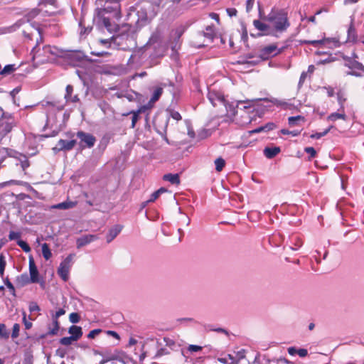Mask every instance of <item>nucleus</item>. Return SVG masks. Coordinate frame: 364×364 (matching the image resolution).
I'll return each instance as SVG.
<instances>
[{
  "label": "nucleus",
  "mask_w": 364,
  "mask_h": 364,
  "mask_svg": "<svg viewBox=\"0 0 364 364\" xmlns=\"http://www.w3.org/2000/svg\"><path fill=\"white\" fill-rule=\"evenodd\" d=\"M144 343H142L141 346V353L139 355V361L140 362H142L146 357V352L144 351Z\"/></svg>",
  "instance_id": "nucleus-61"
},
{
  "label": "nucleus",
  "mask_w": 364,
  "mask_h": 364,
  "mask_svg": "<svg viewBox=\"0 0 364 364\" xmlns=\"http://www.w3.org/2000/svg\"><path fill=\"white\" fill-rule=\"evenodd\" d=\"M101 331H102V330H101V329H99V328L92 330V331H90V333H88V335H87V338H90V339H92V338H94L96 336H97V335H98Z\"/></svg>",
  "instance_id": "nucleus-59"
},
{
  "label": "nucleus",
  "mask_w": 364,
  "mask_h": 364,
  "mask_svg": "<svg viewBox=\"0 0 364 364\" xmlns=\"http://www.w3.org/2000/svg\"><path fill=\"white\" fill-rule=\"evenodd\" d=\"M80 316L77 313H71L69 316V320L73 323H77L79 322Z\"/></svg>",
  "instance_id": "nucleus-46"
},
{
  "label": "nucleus",
  "mask_w": 364,
  "mask_h": 364,
  "mask_svg": "<svg viewBox=\"0 0 364 364\" xmlns=\"http://www.w3.org/2000/svg\"><path fill=\"white\" fill-rule=\"evenodd\" d=\"M21 237V233L18 232L10 231L9 234V240H18Z\"/></svg>",
  "instance_id": "nucleus-51"
},
{
  "label": "nucleus",
  "mask_w": 364,
  "mask_h": 364,
  "mask_svg": "<svg viewBox=\"0 0 364 364\" xmlns=\"http://www.w3.org/2000/svg\"><path fill=\"white\" fill-rule=\"evenodd\" d=\"M16 70L15 64H9L4 66L3 70L0 72L1 75H9Z\"/></svg>",
  "instance_id": "nucleus-32"
},
{
  "label": "nucleus",
  "mask_w": 364,
  "mask_h": 364,
  "mask_svg": "<svg viewBox=\"0 0 364 364\" xmlns=\"http://www.w3.org/2000/svg\"><path fill=\"white\" fill-rule=\"evenodd\" d=\"M41 248H42V254H43V257L46 260H48L52 256V253L49 248L48 245L47 243H43V244H42Z\"/></svg>",
  "instance_id": "nucleus-34"
},
{
  "label": "nucleus",
  "mask_w": 364,
  "mask_h": 364,
  "mask_svg": "<svg viewBox=\"0 0 364 364\" xmlns=\"http://www.w3.org/2000/svg\"><path fill=\"white\" fill-rule=\"evenodd\" d=\"M40 11V9L38 8L32 9L25 15L23 19L28 22L36 18L39 14Z\"/></svg>",
  "instance_id": "nucleus-27"
},
{
  "label": "nucleus",
  "mask_w": 364,
  "mask_h": 364,
  "mask_svg": "<svg viewBox=\"0 0 364 364\" xmlns=\"http://www.w3.org/2000/svg\"><path fill=\"white\" fill-rule=\"evenodd\" d=\"M122 227L119 225H116L109 230L106 236L107 242H111L122 231Z\"/></svg>",
  "instance_id": "nucleus-17"
},
{
  "label": "nucleus",
  "mask_w": 364,
  "mask_h": 364,
  "mask_svg": "<svg viewBox=\"0 0 364 364\" xmlns=\"http://www.w3.org/2000/svg\"><path fill=\"white\" fill-rule=\"evenodd\" d=\"M307 354H308V351L305 348H299L297 350V355L301 358H304V357L306 356Z\"/></svg>",
  "instance_id": "nucleus-62"
},
{
  "label": "nucleus",
  "mask_w": 364,
  "mask_h": 364,
  "mask_svg": "<svg viewBox=\"0 0 364 364\" xmlns=\"http://www.w3.org/2000/svg\"><path fill=\"white\" fill-rule=\"evenodd\" d=\"M256 101H268L272 102V104L277 105V107H286L288 105V103L283 100H279L277 99L273 98L271 100H269L268 98H263V99H255Z\"/></svg>",
  "instance_id": "nucleus-30"
},
{
  "label": "nucleus",
  "mask_w": 364,
  "mask_h": 364,
  "mask_svg": "<svg viewBox=\"0 0 364 364\" xmlns=\"http://www.w3.org/2000/svg\"><path fill=\"white\" fill-rule=\"evenodd\" d=\"M36 31L39 34L40 40H37L36 46L32 49L33 58H38L39 61L44 63L50 60L52 57L60 56L61 50L55 46H50L49 45L44 46L42 50L38 48L39 41H42L41 30L40 28H37Z\"/></svg>",
  "instance_id": "nucleus-1"
},
{
  "label": "nucleus",
  "mask_w": 364,
  "mask_h": 364,
  "mask_svg": "<svg viewBox=\"0 0 364 364\" xmlns=\"http://www.w3.org/2000/svg\"><path fill=\"white\" fill-rule=\"evenodd\" d=\"M65 314V311L63 309H59L54 314L52 315V319L58 321V318Z\"/></svg>",
  "instance_id": "nucleus-54"
},
{
  "label": "nucleus",
  "mask_w": 364,
  "mask_h": 364,
  "mask_svg": "<svg viewBox=\"0 0 364 364\" xmlns=\"http://www.w3.org/2000/svg\"><path fill=\"white\" fill-rule=\"evenodd\" d=\"M202 33L205 39L208 42L211 43L213 41V39L216 35L215 27L213 26H208L205 31H203Z\"/></svg>",
  "instance_id": "nucleus-19"
},
{
  "label": "nucleus",
  "mask_w": 364,
  "mask_h": 364,
  "mask_svg": "<svg viewBox=\"0 0 364 364\" xmlns=\"http://www.w3.org/2000/svg\"><path fill=\"white\" fill-rule=\"evenodd\" d=\"M28 308H29V311L31 313H33V312H35V311H39L41 310L39 306L35 301H31L29 303Z\"/></svg>",
  "instance_id": "nucleus-50"
},
{
  "label": "nucleus",
  "mask_w": 364,
  "mask_h": 364,
  "mask_svg": "<svg viewBox=\"0 0 364 364\" xmlns=\"http://www.w3.org/2000/svg\"><path fill=\"white\" fill-rule=\"evenodd\" d=\"M225 164V161L221 157L216 159L215 161V170L218 172L221 171L224 168Z\"/></svg>",
  "instance_id": "nucleus-37"
},
{
  "label": "nucleus",
  "mask_w": 364,
  "mask_h": 364,
  "mask_svg": "<svg viewBox=\"0 0 364 364\" xmlns=\"http://www.w3.org/2000/svg\"><path fill=\"white\" fill-rule=\"evenodd\" d=\"M102 24L104 25V26L108 30H111L112 29V24H111V22H110V20L109 18L107 17H102Z\"/></svg>",
  "instance_id": "nucleus-52"
},
{
  "label": "nucleus",
  "mask_w": 364,
  "mask_h": 364,
  "mask_svg": "<svg viewBox=\"0 0 364 364\" xmlns=\"http://www.w3.org/2000/svg\"><path fill=\"white\" fill-rule=\"evenodd\" d=\"M163 179L164 181H168L172 184H179L180 183V178L178 174H172V173H168L165 174L163 176Z\"/></svg>",
  "instance_id": "nucleus-26"
},
{
  "label": "nucleus",
  "mask_w": 364,
  "mask_h": 364,
  "mask_svg": "<svg viewBox=\"0 0 364 364\" xmlns=\"http://www.w3.org/2000/svg\"><path fill=\"white\" fill-rule=\"evenodd\" d=\"M119 10H120V4L118 1H114L113 5L106 6L104 9V11L107 13H113L114 16L117 17L119 14Z\"/></svg>",
  "instance_id": "nucleus-24"
},
{
  "label": "nucleus",
  "mask_w": 364,
  "mask_h": 364,
  "mask_svg": "<svg viewBox=\"0 0 364 364\" xmlns=\"http://www.w3.org/2000/svg\"><path fill=\"white\" fill-rule=\"evenodd\" d=\"M163 93V87H156L154 89L151 97L150 99V102H156Z\"/></svg>",
  "instance_id": "nucleus-28"
},
{
  "label": "nucleus",
  "mask_w": 364,
  "mask_h": 364,
  "mask_svg": "<svg viewBox=\"0 0 364 364\" xmlns=\"http://www.w3.org/2000/svg\"><path fill=\"white\" fill-rule=\"evenodd\" d=\"M266 19L273 23L277 31H285L290 26L287 12L284 9H272Z\"/></svg>",
  "instance_id": "nucleus-2"
},
{
  "label": "nucleus",
  "mask_w": 364,
  "mask_h": 364,
  "mask_svg": "<svg viewBox=\"0 0 364 364\" xmlns=\"http://www.w3.org/2000/svg\"><path fill=\"white\" fill-rule=\"evenodd\" d=\"M277 48L275 45H269L261 49L260 55L263 58L267 59L279 53L276 52Z\"/></svg>",
  "instance_id": "nucleus-15"
},
{
  "label": "nucleus",
  "mask_w": 364,
  "mask_h": 364,
  "mask_svg": "<svg viewBox=\"0 0 364 364\" xmlns=\"http://www.w3.org/2000/svg\"><path fill=\"white\" fill-rule=\"evenodd\" d=\"M98 239V237L96 235H85L79 237L76 240L77 247L79 249L83 246H85L90 242L95 241Z\"/></svg>",
  "instance_id": "nucleus-14"
},
{
  "label": "nucleus",
  "mask_w": 364,
  "mask_h": 364,
  "mask_svg": "<svg viewBox=\"0 0 364 364\" xmlns=\"http://www.w3.org/2000/svg\"><path fill=\"white\" fill-rule=\"evenodd\" d=\"M227 13L230 16H235L237 15V11L235 8L227 9Z\"/></svg>",
  "instance_id": "nucleus-64"
},
{
  "label": "nucleus",
  "mask_w": 364,
  "mask_h": 364,
  "mask_svg": "<svg viewBox=\"0 0 364 364\" xmlns=\"http://www.w3.org/2000/svg\"><path fill=\"white\" fill-rule=\"evenodd\" d=\"M280 132L283 134H285V135L286 134H291L293 136H298L300 134V132H299V131H296V130L289 131V130L286 129H282Z\"/></svg>",
  "instance_id": "nucleus-55"
},
{
  "label": "nucleus",
  "mask_w": 364,
  "mask_h": 364,
  "mask_svg": "<svg viewBox=\"0 0 364 364\" xmlns=\"http://www.w3.org/2000/svg\"><path fill=\"white\" fill-rule=\"evenodd\" d=\"M142 109H144V108H140L136 112H133V116H132V127H134L136 122L138 120L139 113H140L142 111Z\"/></svg>",
  "instance_id": "nucleus-53"
},
{
  "label": "nucleus",
  "mask_w": 364,
  "mask_h": 364,
  "mask_svg": "<svg viewBox=\"0 0 364 364\" xmlns=\"http://www.w3.org/2000/svg\"><path fill=\"white\" fill-rule=\"evenodd\" d=\"M304 43L312 45L314 46L324 45L330 48H338L340 46V42L336 38H323L316 41H304Z\"/></svg>",
  "instance_id": "nucleus-7"
},
{
  "label": "nucleus",
  "mask_w": 364,
  "mask_h": 364,
  "mask_svg": "<svg viewBox=\"0 0 364 364\" xmlns=\"http://www.w3.org/2000/svg\"><path fill=\"white\" fill-rule=\"evenodd\" d=\"M16 284L20 287H23L26 285L31 283V282L29 280V277L26 273L21 274L18 275L16 279Z\"/></svg>",
  "instance_id": "nucleus-23"
},
{
  "label": "nucleus",
  "mask_w": 364,
  "mask_h": 364,
  "mask_svg": "<svg viewBox=\"0 0 364 364\" xmlns=\"http://www.w3.org/2000/svg\"><path fill=\"white\" fill-rule=\"evenodd\" d=\"M29 280L31 283L39 282V272L32 257H29Z\"/></svg>",
  "instance_id": "nucleus-12"
},
{
  "label": "nucleus",
  "mask_w": 364,
  "mask_h": 364,
  "mask_svg": "<svg viewBox=\"0 0 364 364\" xmlns=\"http://www.w3.org/2000/svg\"><path fill=\"white\" fill-rule=\"evenodd\" d=\"M169 112H170V116L173 119H176V121H179L181 119V116L178 112L171 109L169 111Z\"/></svg>",
  "instance_id": "nucleus-56"
},
{
  "label": "nucleus",
  "mask_w": 364,
  "mask_h": 364,
  "mask_svg": "<svg viewBox=\"0 0 364 364\" xmlns=\"http://www.w3.org/2000/svg\"><path fill=\"white\" fill-rule=\"evenodd\" d=\"M163 32L160 28L154 31L146 43L148 46H152L154 49L160 48L162 46Z\"/></svg>",
  "instance_id": "nucleus-8"
},
{
  "label": "nucleus",
  "mask_w": 364,
  "mask_h": 364,
  "mask_svg": "<svg viewBox=\"0 0 364 364\" xmlns=\"http://www.w3.org/2000/svg\"><path fill=\"white\" fill-rule=\"evenodd\" d=\"M208 98L213 107H216L218 104H225V99L224 95L215 90H210L208 92Z\"/></svg>",
  "instance_id": "nucleus-10"
},
{
  "label": "nucleus",
  "mask_w": 364,
  "mask_h": 364,
  "mask_svg": "<svg viewBox=\"0 0 364 364\" xmlns=\"http://www.w3.org/2000/svg\"><path fill=\"white\" fill-rule=\"evenodd\" d=\"M9 337V332L7 331L6 325L0 323V338L7 339Z\"/></svg>",
  "instance_id": "nucleus-38"
},
{
  "label": "nucleus",
  "mask_w": 364,
  "mask_h": 364,
  "mask_svg": "<svg viewBox=\"0 0 364 364\" xmlns=\"http://www.w3.org/2000/svg\"><path fill=\"white\" fill-rule=\"evenodd\" d=\"M73 255H69L60 264L58 269V274L61 279L66 282L69 278V272L72 265Z\"/></svg>",
  "instance_id": "nucleus-6"
},
{
  "label": "nucleus",
  "mask_w": 364,
  "mask_h": 364,
  "mask_svg": "<svg viewBox=\"0 0 364 364\" xmlns=\"http://www.w3.org/2000/svg\"><path fill=\"white\" fill-rule=\"evenodd\" d=\"M73 86L71 85H68L65 88V94L64 96L65 100L66 102H69V98H70L71 96H73Z\"/></svg>",
  "instance_id": "nucleus-42"
},
{
  "label": "nucleus",
  "mask_w": 364,
  "mask_h": 364,
  "mask_svg": "<svg viewBox=\"0 0 364 364\" xmlns=\"http://www.w3.org/2000/svg\"><path fill=\"white\" fill-rule=\"evenodd\" d=\"M77 205L76 201L66 200L53 206V208L60 209V210H68L75 207Z\"/></svg>",
  "instance_id": "nucleus-20"
},
{
  "label": "nucleus",
  "mask_w": 364,
  "mask_h": 364,
  "mask_svg": "<svg viewBox=\"0 0 364 364\" xmlns=\"http://www.w3.org/2000/svg\"><path fill=\"white\" fill-rule=\"evenodd\" d=\"M256 101L255 100H245V101H235V102H228L225 100V104H222L224 105L226 108L228 114L230 116H235L237 112V109L239 107V105L240 104H245L243 106V109H247L252 107L253 102Z\"/></svg>",
  "instance_id": "nucleus-4"
},
{
  "label": "nucleus",
  "mask_w": 364,
  "mask_h": 364,
  "mask_svg": "<svg viewBox=\"0 0 364 364\" xmlns=\"http://www.w3.org/2000/svg\"><path fill=\"white\" fill-rule=\"evenodd\" d=\"M20 325L18 323H14L12 328L11 338H16L19 336Z\"/></svg>",
  "instance_id": "nucleus-44"
},
{
  "label": "nucleus",
  "mask_w": 364,
  "mask_h": 364,
  "mask_svg": "<svg viewBox=\"0 0 364 364\" xmlns=\"http://www.w3.org/2000/svg\"><path fill=\"white\" fill-rule=\"evenodd\" d=\"M122 355L123 353L117 349L114 351H112L110 349L104 350L103 358L105 360H107V362L113 360L122 361L123 358Z\"/></svg>",
  "instance_id": "nucleus-13"
},
{
  "label": "nucleus",
  "mask_w": 364,
  "mask_h": 364,
  "mask_svg": "<svg viewBox=\"0 0 364 364\" xmlns=\"http://www.w3.org/2000/svg\"><path fill=\"white\" fill-rule=\"evenodd\" d=\"M79 26L80 27V35L81 36L88 34L92 31V27H82V21L80 22Z\"/></svg>",
  "instance_id": "nucleus-45"
},
{
  "label": "nucleus",
  "mask_w": 364,
  "mask_h": 364,
  "mask_svg": "<svg viewBox=\"0 0 364 364\" xmlns=\"http://www.w3.org/2000/svg\"><path fill=\"white\" fill-rule=\"evenodd\" d=\"M242 111L244 112V114L241 115V119L240 121H238V124L240 126H245L251 123L252 118L247 114V112H245V109H242Z\"/></svg>",
  "instance_id": "nucleus-33"
},
{
  "label": "nucleus",
  "mask_w": 364,
  "mask_h": 364,
  "mask_svg": "<svg viewBox=\"0 0 364 364\" xmlns=\"http://www.w3.org/2000/svg\"><path fill=\"white\" fill-rule=\"evenodd\" d=\"M169 353L168 350L166 348H161L159 349L154 356V358L161 357L164 355H168Z\"/></svg>",
  "instance_id": "nucleus-58"
},
{
  "label": "nucleus",
  "mask_w": 364,
  "mask_h": 364,
  "mask_svg": "<svg viewBox=\"0 0 364 364\" xmlns=\"http://www.w3.org/2000/svg\"><path fill=\"white\" fill-rule=\"evenodd\" d=\"M332 128V126L330 127L329 128L326 129V130H324L323 132H316L315 134H312L310 137L311 139H318L324 136H326L331 130V129Z\"/></svg>",
  "instance_id": "nucleus-40"
},
{
  "label": "nucleus",
  "mask_w": 364,
  "mask_h": 364,
  "mask_svg": "<svg viewBox=\"0 0 364 364\" xmlns=\"http://www.w3.org/2000/svg\"><path fill=\"white\" fill-rule=\"evenodd\" d=\"M280 148L278 146L266 147L264 149V154L267 159H272L280 152Z\"/></svg>",
  "instance_id": "nucleus-22"
},
{
  "label": "nucleus",
  "mask_w": 364,
  "mask_h": 364,
  "mask_svg": "<svg viewBox=\"0 0 364 364\" xmlns=\"http://www.w3.org/2000/svg\"><path fill=\"white\" fill-rule=\"evenodd\" d=\"M6 265V262L5 257L3 254L0 255V276L1 277H4V270Z\"/></svg>",
  "instance_id": "nucleus-39"
},
{
  "label": "nucleus",
  "mask_w": 364,
  "mask_h": 364,
  "mask_svg": "<svg viewBox=\"0 0 364 364\" xmlns=\"http://www.w3.org/2000/svg\"><path fill=\"white\" fill-rule=\"evenodd\" d=\"M357 38L355 28L353 25V20L351 21L350 25L348 29V41H355Z\"/></svg>",
  "instance_id": "nucleus-29"
},
{
  "label": "nucleus",
  "mask_w": 364,
  "mask_h": 364,
  "mask_svg": "<svg viewBox=\"0 0 364 364\" xmlns=\"http://www.w3.org/2000/svg\"><path fill=\"white\" fill-rule=\"evenodd\" d=\"M4 284L6 286V287L9 289L11 294L14 296H16V291H15V288L13 285V284L9 280L8 278H6L5 280H4Z\"/></svg>",
  "instance_id": "nucleus-47"
},
{
  "label": "nucleus",
  "mask_w": 364,
  "mask_h": 364,
  "mask_svg": "<svg viewBox=\"0 0 364 364\" xmlns=\"http://www.w3.org/2000/svg\"><path fill=\"white\" fill-rule=\"evenodd\" d=\"M17 245L25 252H29L31 251V247L30 246L28 245V244L22 240H17Z\"/></svg>",
  "instance_id": "nucleus-41"
},
{
  "label": "nucleus",
  "mask_w": 364,
  "mask_h": 364,
  "mask_svg": "<svg viewBox=\"0 0 364 364\" xmlns=\"http://www.w3.org/2000/svg\"><path fill=\"white\" fill-rule=\"evenodd\" d=\"M164 341L165 342L166 346L169 347H171L175 345V342L171 338L168 337H164Z\"/></svg>",
  "instance_id": "nucleus-63"
},
{
  "label": "nucleus",
  "mask_w": 364,
  "mask_h": 364,
  "mask_svg": "<svg viewBox=\"0 0 364 364\" xmlns=\"http://www.w3.org/2000/svg\"><path fill=\"white\" fill-rule=\"evenodd\" d=\"M22 315H23V318H22V321L24 324V326H25V328L28 330L30 328H32V322L31 321V320H33L31 318V316L28 317L29 318V321L27 319V316H26V313L25 312V311H22Z\"/></svg>",
  "instance_id": "nucleus-35"
},
{
  "label": "nucleus",
  "mask_w": 364,
  "mask_h": 364,
  "mask_svg": "<svg viewBox=\"0 0 364 364\" xmlns=\"http://www.w3.org/2000/svg\"><path fill=\"white\" fill-rule=\"evenodd\" d=\"M76 136L80 139L79 145L82 149L93 147L96 142V138L92 134L83 131L77 132Z\"/></svg>",
  "instance_id": "nucleus-5"
},
{
  "label": "nucleus",
  "mask_w": 364,
  "mask_h": 364,
  "mask_svg": "<svg viewBox=\"0 0 364 364\" xmlns=\"http://www.w3.org/2000/svg\"><path fill=\"white\" fill-rule=\"evenodd\" d=\"M290 248L293 250H299L303 245V242L301 238L296 235H292L290 238Z\"/></svg>",
  "instance_id": "nucleus-25"
},
{
  "label": "nucleus",
  "mask_w": 364,
  "mask_h": 364,
  "mask_svg": "<svg viewBox=\"0 0 364 364\" xmlns=\"http://www.w3.org/2000/svg\"><path fill=\"white\" fill-rule=\"evenodd\" d=\"M76 143H77V141L75 139H72V140L60 139L58 141L56 146L53 148V150L58 151H70L74 148Z\"/></svg>",
  "instance_id": "nucleus-11"
},
{
  "label": "nucleus",
  "mask_w": 364,
  "mask_h": 364,
  "mask_svg": "<svg viewBox=\"0 0 364 364\" xmlns=\"http://www.w3.org/2000/svg\"><path fill=\"white\" fill-rule=\"evenodd\" d=\"M75 341L73 338L70 336L69 337H63L60 339V343L61 345L68 346L72 344V343Z\"/></svg>",
  "instance_id": "nucleus-43"
},
{
  "label": "nucleus",
  "mask_w": 364,
  "mask_h": 364,
  "mask_svg": "<svg viewBox=\"0 0 364 364\" xmlns=\"http://www.w3.org/2000/svg\"><path fill=\"white\" fill-rule=\"evenodd\" d=\"M301 119H303V117L301 116H294V117H290L288 119V122L290 126H294L296 124L297 121H299Z\"/></svg>",
  "instance_id": "nucleus-49"
},
{
  "label": "nucleus",
  "mask_w": 364,
  "mask_h": 364,
  "mask_svg": "<svg viewBox=\"0 0 364 364\" xmlns=\"http://www.w3.org/2000/svg\"><path fill=\"white\" fill-rule=\"evenodd\" d=\"M253 25L257 30L260 31H265L269 28V26L267 24L261 22L259 20H254Z\"/></svg>",
  "instance_id": "nucleus-36"
},
{
  "label": "nucleus",
  "mask_w": 364,
  "mask_h": 364,
  "mask_svg": "<svg viewBox=\"0 0 364 364\" xmlns=\"http://www.w3.org/2000/svg\"><path fill=\"white\" fill-rule=\"evenodd\" d=\"M23 23H25V21L23 19H19L11 26L0 28V35L12 33L20 28Z\"/></svg>",
  "instance_id": "nucleus-18"
},
{
  "label": "nucleus",
  "mask_w": 364,
  "mask_h": 364,
  "mask_svg": "<svg viewBox=\"0 0 364 364\" xmlns=\"http://www.w3.org/2000/svg\"><path fill=\"white\" fill-rule=\"evenodd\" d=\"M60 328L58 321L53 320L52 324L48 327V334L50 336L56 335Z\"/></svg>",
  "instance_id": "nucleus-31"
},
{
  "label": "nucleus",
  "mask_w": 364,
  "mask_h": 364,
  "mask_svg": "<svg viewBox=\"0 0 364 364\" xmlns=\"http://www.w3.org/2000/svg\"><path fill=\"white\" fill-rule=\"evenodd\" d=\"M126 40L127 41H132V38H129V36L128 35H124V34H119L116 36H114L112 39H111V42L109 41V40L108 39H104V40H100V43L102 44V45H107V44H109L111 45L112 43L114 44V45H117L118 46H120V49H123V50H125L126 49V47L124 46H122V41L124 40Z\"/></svg>",
  "instance_id": "nucleus-9"
},
{
  "label": "nucleus",
  "mask_w": 364,
  "mask_h": 364,
  "mask_svg": "<svg viewBox=\"0 0 364 364\" xmlns=\"http://www.w3.org/2000/svg\"><path fill=\"white\" fill-rule=\"evenodd\" d=\"M342 58L345 61L344 65L351 70L346 73L348 75L355 77L363 76V73H364V65L361 63L353 59V58H348L347 55H343Z\"/></svg>",
  "instance_id": "nucleus-3"
},
{
  "label": "nucleus",
  "mask_w": 364,
  "mask_h": 364,
  "mask_svg": "<svg viewBox=\"0 0 364 364\" xmlns=\"http://www.w3.org/2000/svg\"><path fill=\"white\" fill-rule=\"evenodd\" d=\"M304 151L306 153H307L308 154H309V160H311V159L315 157L316 155V151L314 147H310V146L306 147L304 149Z\"/></svg>",
  "instance_id": "nucleus-48"
},
{
  "label": "nucleus",
  "mask_w": 364,
  "mask_h": 364,
  "mask_svg": "<svg viewBox=\"0 0 364 364\" xmlns=\"http://www.w3.org/2000/svg\"><path fill=\"white\" fill-rule=\"evenodd\" d=\"M68 332L71 334L74 341H77L82 335V328L75 325L69 328Z\"/></svg>",
  "instance_id": "nucleus-21"
},
{
  "label": "nucleus",
  "mask_w": 364,
  "mask_h": 364,
  "mask_svg": "<svg viewBox=\"0 0 364 364\" xmlns=\"http://www.w3.org/2000/svg\"><path fill=\"white\" fill-rule=\"evenodd\" d=\"M159 197V192H157V191H156L155 192H154V193L151 195L150 198L146 201V203H152V202L155 201V200H156Z\"/></svg>",
  "instance_id": "nucleus-60"
},
{
  "label": "nucleus",
  "mask_w": 364,
  "mask_h": 364,
  "mask_svg": "<svg viewBox=\"0 0 364 364\" xmlns=\"http://www.w3.org/2000/svg\"><path fill=\"white\" fill-rule=\"evenodd\" d=\"M338 100H339V103L341 104V109H340L341 112H339V113H337V112L331 113L327 117V120L328 121L335 122L337 119L346 120L347 117H346V114L344 112L343 101L341 100V99H339Z\"/></svg>",
  "instance_id": "nucleus-16"
},
{
  "label": "nucleus",
  "mask_w": 364,
  "mask_h": 364,
  "mask_svg": "<svg viewBox=\"0 0 364 364\" xmlns=\"http://www.w3.org/2000/svg\"><path fill=\"white\" fill-rule=\"evenodd\" d=\"M202 347L197 345L191 344L188 346V350L191 353L198 352L202 350Z\"/></svg>",
  "instance_id": "nucleus-57"
}]
</instances>
